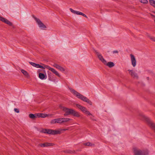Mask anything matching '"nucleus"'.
<instances>
[{"label":"nucleus","mask_w":155,"mask_h":155,"mask_svg":"<svg viewBox=\"0 0 155 155\" xmlns=\"http://www.w3.org/2000/svg\"><path fill=\"white\" fill-rule=\"evenodd\" d=\"M69 90L77 98L84 102H87L90 105H92V103L91 101L87 97L84 96L72 88H69Z\"/></svg>","instance_id":"nucleus-1"},{"label":"nucleus","mask_w":155,"mask_h":155,"mask_svg":"<svg viewBox=\"0 0 155 155\" xmlns=\"http://www.w3.org/2000/svg\"><path fill=\"white\" fill-rule=\"evenodd\" d=\"M71 120V119L67 118H57L52 120L50 123L52 124H61L64 122H68Z\"/></svg>","instance_id":"nucleus-2"},{"label":"nucleus","mask_w":155,"mask_h":155,"mask_svg":"<svg viewBox=\"0 0 155 155\" xmlns=\"http://www.w3.org/2000/svg\"><path fill=\"white\" fill-rule=\"evenodd\" d=\"M77 107L83 113L85 114L87 116H90V118L92 119L94 117V116L87 110V109L85 107L81 106L78 104H76Z\"/></svg>","instance_id":"nucleus-3"},{"label":"nucleus","mask_w":155,"mask_h":155,"mask_svg":"<svg viewBox=\"0 0 155 155\" xmlns=\"http://www.w3.org/2000/svg\"><path fill=\"white\" fill-rule=\"evenodd\" d=\"M42 132L44 133H47L48 134L52 135H55L59 134L60 133L59 130H52L48 129H44L42 130Z\"/></svg>","instance_id":"nucleus-4"},{"label":"nucleus","mask_w":155,"mask_h":155,"mask_svg":"<svg viewBox=\"0 0 155 155\" xmlns=\"http://www.w3.org/2000/svg\"><path fill=\"white\" fill-rule=\"evenodd\" d=\"M34 19L36 21L39 28L42 30H45L47 28L46 26L39 19L36 17L34 18Z\"/></svg>","instance_id":"nucleus-5"},{"label":"nucleus","mask_w":155,"mask_h":155,"mask_svg":"<svg viewBox=\"0 0 155 155\" xmlns=\"http://www.w3.org/2000/svg\"><path fill=\"white\" fill-rule=\"evenodd\" d=\"M60 107L62 110L65 112V113L64 114V116H67L72 114L73 111V110L72 109H69L61 106Z\"/></svg>","instance_id":"nucleus-6"},{"label":"nucleus","mask_w":155,"mask_h":155,"mask_svg":"<svg viewBox=\"0 0 155 155\" xmlns=\"http://www.w3.org/2000/svg\"><path fill=\"white\" fill-rule=\"evenodd\" d=\"M129 74L133 78L137 79L139 78V77L138 74L136 72L133 70L129 69L127 70Z\"/></svg>","instance_id":"nucleus-7"},{"label":"nucleus","mask_w":155,"mask_h":155,"mask_svg":"<svg viewBox=\"0 0 155 155\" xmlns=\"http://www.w3.org/2000/svg\"><path fill=\"white\" fill-rule=\"evenodd\" d=\"M143 117L147 121L149 125L153 128L155 129V124L150 120L149 118L144 115L143 116Z\"/></svg>","instance_id":"nucleus-8"},{"label":"nucleus","mask_w":155,"mask_h":155,"mask_svg":"<svg viewBox=\"0 0 155 155\" xmlns=\"http://www.w3.org/2000/svg\"><path fill=\"white\" fill-rule=\"evenodd\" d=\"M130 56L131 64L133 67H135L137 64L136 58L132 54H130Z\"/></svg>","instance_id":"nucleus-9"},{"label":"nucleus","mask_w":155,"mask_h":155,"mask_svg":"<svg viewBox=\"0 0 155 155\" xmlns=\"http://www.w3.org/2000/svg\"><path fill=\"white\" fill-rule=\"evenodd\" d=\"M133 151L134 155H142V150L137 148L134 147Z\"/></svg>","instance_id":"nucleus-10"},{"label":"nucleus","mask_w":155,"mask_h":155,"mask_svg":"<svg viewBox=\"0 0 155 155\" xmlns=\"http://www.w3.org/2000/svg\"><path fill=\"white\" fill-rule=\"evenodd\" d=\"M70 10L72 13L74 14L78 15H81L86 18H87V16L85 14L81 12L74 10L71 8H70Z\"/></svg>","instance_id":"nucleus-11"},{"label":"nucleus","mask_w":155,"mask_h":155,"mask_svg":"<svg viewBox=\"0 0 155 155\" xmlns=\"http://www.w3.org/2000/svg\"><path fill=\"white\" fill-rule=\"evenodd\" d=\"M96 54L99 59L104 64L106 60L104 59L100 53L97 52Z\"/></svg>","instance_id":"nucleus-12"},{"label":"nucleus","mask_w":155,"mask_h":155,"mask_svg":"<svg viewBox=\"0 0 155 155\" xmlns=\"http://www.w3.org/2000/svg\"><path fill=\"white\" fill-rule=\"evenodd\" d=\"M0 21L4 22L10 26L12 25V23L9 20L5 18L0 16Z\"/></svg>","instance_id":"nucleus-13"},{"label":"nucleus","mask_w":155,"mask_h":155,"mask_svg":"<svg viewBox=\"0 0 155 155\" xmlns=\"http://www.w3.org/2000/svg\"><path fill=\"white\" fill-rule=\"evenodd\" d=\"M104 64L110 68H112L115 65L114 64L113 62L111 61L107 62V61L104 63Z\"/></svg>","instance_id":"nucleus-14"},{"label":"nucleus","mask_w":155,"mask_h":155,"mask_svg":"<svg viewBox=\"0 0 155 155\" xmlns=\"http://www.w3.org/2000/svg\"><path fill=\"white\" fill-rule=\"evenodd\" d=\"M49 70L51 71L52 72L55 74L56 75L60 77L61 76L58 72L56 71L54 69L50 67Z\"/></svg>","instance_id":"nucleus-15"},{"label":"nucleus","mask_w":155,"mask_h":155,"mask_svg":"<svg viewBox=\"0 0 155 155\" xmlns=\"http://www.w3.org/2000/svg\"><path fill=\"white\" fill-rule=\"evenodd\" d=\"M49 115L47 114H44L42 113H37V116L38 117L45 118L46 117L49 116Z\"/></svg>","instance_id":"nucleus-16"},{"label":"nucleus","mask_w":155,"mask_h":155,"mask_svg":"<svg viewBox=\"0 0 155 155\" xmlns=\"http://www.w3.org/2000/svg\"><path fill=\"white\" fill-rule=\"evenodd\" d=\"M39 77L41 79H45L47 78V75L46 74H44L42 73H39Z\"/></svg>","instance_id":"nucleus-17"},{"label":"nucleus","mask_w":155,"mask_h":155,"mask_svg":"<svg viewBox=\"0 0 155 155\" xmlns=\"http://www.w3.org/2000/svg\"><path fill=\"white\" fill-rule=\"evenodd\" d=\"M21 73L26 77H29V75L28 72L23 69H21Z\"/></svg>","instance_id":"nucleus-18"},{"label":"nucleus","mask_w":155,"mask_h":155,"mask_svg":"<svg viewBox=\"0 0 155 155\" xmlns=\"http://www.w3.org/2000/svg\"><path fill=\"white\" fill-rule=\"evenodd\" d=\"M72 112V114L74 116L77 117H79L80 116L79 113L78 112H77L73 110V111Z\"/></svg>","instance_id":"nucleus-19"},{"label":"nucleus","mask_w":155,"mask_h":155,"mask_svg":"<svg viewBox=\"0 0 155 155\" xmlns=\"http://www.w3.org/2000/svg\"><path fill=\"white\" fill-rule=\"evenodd\" d=\"M29 117L32 119H35V118L38 117V116H37V114H30L29 115Z\"/></svg>","instance_id":"nucleus-20"},{"label":"nucleus","mask_w":155,"mask_h":155,"mask_svg":"<svg viewBox=\"0 0 155 155\" xmlns=\"http://www.w3.org/2000/svg\"><path fill=\"white\" fill-rule=\"evenodd\" d=\"M41 64L42 65V66L43 67L42 68H41L42 69H45V68H46L47 69H48V70H49L51 67L48 65L44 64Z\"/></svg>","instance_id":"nucleus-21"},{"label":"nucleus","mask_w":155,"mask_h":155,"mask_svg":"<svg viewBox=\"0 0 155 155\" xmlns=\"http://www.w3.org/2000/svg\"><path fill=\"white\" fill-rule=\"evenodd\" d=\"M149 2L151 5L155 8V1L153 0H150Z\"/></svg>","instance_id":"nucleus-22"},{"label":"nucleus","mask_w":155,"mask_h":155,"mask_svg":"<svg viewBox=\"0 0 155 155\" xmlns=\"http://www.w3.org/2000/svg\"><path fill=\"white\" fill-rule=\"evenodd\" d=\"M149 154V151L148 150H142V155H148Z\"/></svg>","instance_id":"nucleus-23"},{"label":"nucleus","mask_w":155,"mask_h":155,"mask_svg":"<svg viewBox=\"0 0 155 155\" xmlns=\"http://www.w3.org/2000/svg\"><path fill=\"white\" fill-rule=\"evenodd\" d=\"M148 37L152 41H155V37L148 34L147 35Z\"/></svg>","instance_id":"nucleus-24"},{"label":"nucleus","mask_w":155,"mask_h":155,"mask_svg":"<svg viewBox=\"0 0 155 155\" xmlns=\"http://www.w3.org/2000/svg\"><path fill=\"white\" fill-rule=\"evenodd\" d=\"M84 145L87 146H93L94 145V144L91 143H85L84 144Z\"/></svg>","instance_id":"nucleus-25"},{"label":"nucleus","mask_w":155,"mask_h":155,"mask_svg":"<svg viewBox=\"0 0 155 155\" xmlns=\"http://www.w3.org/2000/svg\"><path fill=\"white\" fill-rule=\"evenodd\" d=\"M46 147L52 146L54 145V143H45Z\"/></svg>","instance_id":"nucleus-26"},{"label":"nucleus","mask_w":155,"mask_h":155,"mask_svg":"<svg viewBox=\"0 0 155 155\" xmlns=\"http://www.w3.org/2000/svg\"><path fill=\"white\" fill-rule=\"evenodd\" d=\"M58 69H59V70H60L62 72H64L65 71V69L64 68H63L62 67H61L59 66V68H58Z\"/></svg>","instance_id":"nucleus-27"},{"label":"nucleus","mask_w":155,"mask_h":155,"mask_svg":"<svg viewBox=\"0 0 155 155\" xmlns=\"http://www.w3.org/2000/svg\"><path fill=\"white\" fill-rule=\"evenodd\" d=\"M140 2L144 4L147 3L148 1L147 0H139Z\"/></svg>","instance_id":"nucleus-28"},{"label":"nucleus","mask_w":155,"mask_h":155,"mask_svg":"<svg viewBox=\"0 0 155 155\" xmlns=\"http://www.w3.org/2000/svg\"><path fill=\"white\" fill-rule=\"evenodd\" d=\"M68 130V129L67 128V129H59L58 130H57L60 131V133L59 134H60L61 133L62 131H66V130Z\"/></svg>","instance_id":"nucleus-29"},{"label":"nucleus","mask_w":155,"mask_h":155,"mask_svg":"<svg viewBox=\"0 0 155 155\" xmlns=\"http://www.w3.org/2000/svg\"><path fill=\"white\" fill-rule=\"evenodd\" d=\"M35 67L36 68H43L42 66L41 65H39V64H36Z\"/></svg>","instance_id":"nucleus-30"},{"label":"nucleus","mask_w":155,"mask_h":155,"mask_svg":"<svg viewBox=\"0 0 155 155\" xmlns=\"http://www.w3.org/2000/svg\"><path fill=\"white\" fill-rule=\"evenodd\" d=\"M39 145L40 147H46L45 143H41L39 144Z\"/></svg>","instance_id":"nucleus-31"},{"label":"nucleus","mask_w":155,"mask_h":155,"mask_svg":"<svg viewBox=\"0 0 155 155\" xmlns=\"http://www.w3.org/2000/svg\"><path fill=\"white\" fill-rule=\"evenodd\" d=\"M53 66L54 67L58 69V68H59V65L57 64H55L53 65Z\"/></svg>","instance_id":"nucleus-32"},{"label":"nucleus","mask_w":155,"mask_h":155,"mask_svg":"<svg viewBox=\"0 0 155 155\" xmlns=\"http://www.w3.org/2000/svg\"><path fill=\"white\" fill-rule=\"evenodd\" d=\"M29 63L32 66L35 67V65L36 64V63H34V62H29Z\"/></svg>","instance_id":"nucleus-33"},{"label":"nucleus","mask_w":155,"mask_h":155,"mask_svg":"<svg viewBox=\"0 0 155 155\" xmlns=\"http://www.w3.org/2000/svg\"><path fill=\"white\" fill-rule=\"evenodd\" d=\"M14 110V111H15V112L17 113H18L19 112V110L17 108H15Z\"/></svg>","instance_id":"nucleus-34"},{"label":"nucleus","mask_w":155,"mask_h":155,"mask_svg":"<svg viewBox=\"0 0 155 155\" xmlns=\"http://www.w3.org/2000/svg\"><path fill=\"white\" fill-rule=\"evenodd\" d=\"M112 52L113 54H118V51L117 50H115L114 51Z\"/></svg>","instance_id":"nucleus-35"},{"label":"nucleus","mask_w":155,"mask_h":155,"mask_svg":"<svg viewBox=\"0 0 155 155\" xmlns=\"http://www.w3.org/2000/svg\"><path fill=\"white\" fill-rule=\"evenodd\" d=\"M68 153H73L74 152V151H73L70 150H69L67 152Z\"/></svg>","instance_id":"nucleus-36"},{"label":"nucleus","mask_w":155,"mask_h":155,"mask_svg":"<svg viewBox=\"0 0 155 155\" xmlns=\"http://www.w3.org/2000/svg\"><path fill=\"white\" fill-rule=\"evenodd\" d=\"M41 72V70L40 69H39L38 70V73H40V72Z\"/></svg>","instance_id":"nucleus-37"},{"label":"nucleus","mask_w":155,"mask_h":155,"mask_svg":"<svg viewBox=\"0 0 155 155\" xmlns=\"http://www.w3.org/2000/svg\"><path fill=\"white\" fill-rule=\"evenodd\" d=\"M151 16L152 17H155V16L153 15L152 14H151Z\"/></svg>","instance_id":"nucleus-38"},{"label":"nucleus","mask_w":155,"mask_h":155,"mask_svg":"<svg viewBox=\"0 0 155 155\" xmlns=\"http://www.w3.org/2000/svg\"><path fill=\"white\" fill-rule=\"evenodd\" d=\"M43 71L45 73V70H43Z\"/></svg>","instance_id":"nucleus-39"},{"label":"nucleus","mask_w":155,"mask_h":155,"mask_svg":"<svg viewBox=\"0 0 155 155\" xmlns=\"http://www.w3.org/2000/svg\"><path fill=\"white\" fill-rule=\"evenodd\" d=\"M49 71H48V75H49V74H48V73H49Z\"/></svg>","instance_id":"nucleus-40"},{"label":"nucleus","mask_w":155,"mask_h":155,"mask_svg":"<svg viewBox=\"0 0 155 155\" xmlns=\"http://www.w3.org/2000/svg\"><path fill=\"white\" fill-rule=\"evenodd\" d=\"M49 116H50V115H51V114H50V115L49 114Z\"/></svg>","instance_id":"nucleus-41"},{"label":"nucleus","mask_w":155,"mask_h":155,"mask_svg":"<svg viewBox=\"0 0 155 155\" xmlns=\"http://www.w3.org/2000/svg\"><path fill=\"white\" fill-rule=\"evenodd\" d=\"M153 13H154L155 14V12H154Z\"/></svg>","instance_id":"nucleus-42"},{"label":"nucleus","mask_w":155,"mask_h":155,"mask_svg":"<svg viewBox=\"0 0 155 155\" xmlns=\"http://www.w3.org/2000/svg\"><path fill=\"white\" fill-rule=\"evenodd\" d=\"M155 21V20H154Z\"/></svg>","instance_id":"nucleus-43"}]
</instances>
